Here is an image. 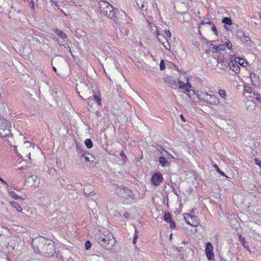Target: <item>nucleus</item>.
I'll return each mask as SVG.
<instances>
[{
	"instance_id": "obj_9",
	"label": "nucleus",
	"mask_w": 261,
	"mask_h": 261,
	"mask_svg": "<svg viewBox=\"0 0 261 261\" xmlns=\"http://www.w3.org/2000/svg\"><path fill=\"white\" fill-rule=\"evenodd\" d=\"M213 246L211 243L207 242L205 245V254L206 255V257L209 260H214V254L213 252Z\"/></svg>"
},
{
	"instance_id": "obj_51",
	"label": "nucleus",
	"mask_w": 261,
	"mask_h": 261,
	"mask_svg": "<svg viewBox=\"0 0 261 261\" xmlns=\"http://www.w3.org/2000/svg\"><path fill=\"white\" fill-rule=\"evenodd\" d=\"M180 118L181 119V120H182L183 121H184V122H185V121H186V120H185V118H184V116H183L182 114H181V115H180Z\"/></svg>"
},
{
	"instance_id": "obj_37",
	"label": "nucleus",
	"mask_w": 261,
	"mask_h": 261,
	"mask_svg": "<svg viewBox=\"0 0 261 261\" xmlns=\"http://www.w3.org/2000/svg\"><path fill=\"white\" fill-rule=\"evenodd\" d=\"M164 34L166 38L168 37L170 38L172 36L171 33L169 30L165 31Z\"/></svg>"
},
{
	"instance_id": "obj_52",
	"label": "nucleus",
	"mask_w": 261,
	"mask_h": 261,
	"mask_svg": "<svg viewBox=\"0 0 261 261\" xmlns=\"http://www.w3.org/2000/svg\"><path fill=\"white\" fill-rule=\"evenodd\" d=\"M137 239H135V238H133V243L134 244H135L137 242Z\"/></svg>"
},
{
	"instance_id": "obj_29",
	"label": "nucleus",
	"mask_w": 261,
	"mask_h": 261,
	"mask_svg": "<svg viewBox=\"0 0 261 261\" xmlns=\"http://www.w3.org/2000/svg\"><path fill=\"white\" fill-rule=\"evenodd\" d=\"M200 24L201 25H205V24H208V25H210V24H212V22L211 21H209L208 20V19L207 18H205L204 19H203L201 22H200Z\"/></svg>"
},
{
	"instance_id": "obj_59",
	"label": "nucleus",
	"mask_w": 261,
	"mask_h": 261,
	"mask_svg": "<svg viewBox=\"0 0 261 261\" xmlns=\"http://www.w3.org/2000/svg\"><path fill=\"white\" fill-rule=\"evenodd\" d=\"M213 46H214V45L213 44H211L210 45V47H211V46H212V48H213Z\"/></svg>"
},
{
	"instance_id": "obj_28",
	"label": "nucleus",
	"mask_w": 261,
	"mask_h": 261,
	"mask_svg": "<svg viewBox=\"0 0 261 261\" xmlns=\"http://www.w3.org/2000/svg\"><path fill=\"white\" fill-rule=\"evenodd\" d=\"M218 93L219 94V95L223 98H226V92L225 90H219V92H218Z\"/></svg>"
},
{
	"instance_id": "obj_41",
	"label": "nucleus",
	"mask_w": 261,
	"mask_h": 261,
	"mask_svg": "<svg viewBox=\"0 0 261 261\" xmlns=\"http://www.w3.org/2000/svg\"><path fill=\"white\" fill-rule=\"evenodd\" d=\"M213 49H214V51H213V52H214V53L220 52V51L219 50L218 46H217V45L213 46Z\"/></svg>"
},
{
	"instance_id": "obj_23",
	"label": "nucleus",
	"mask_w": 261,
	"mask_h": 261,
	"mask_svg": "<svg viewBox=\"0 0 261 261\" xmlns=\"http://www.w3.org/2000/svg\"><path fill=\"white\" fill-rule=\"evenodd\" d=\"M164 220L167 223L171 221L172 220L171 214L168 212L165 213L164 216Z\"/></svg>"
},
{
	"instance_id": "obj_13",
	"label": "nucleus",
	"mask_w": 261,
	"mask_h": 261,
	"mask_svg": "<svg viewBox=\"0 0 261 261\" xmlns=\"http://www.w3.org/2000/svg\"><path fill=\"white\" fill-rule=\"evenodd\" d=\"M137 6L142 10L146 11L147 9L148 5L145 0H136Z\"/></svg>"
},
{
	"instance_id": "obj_4",
	"label": "nucleus",
	"mask_w": 261,
	"mask_h": 261,
	"mask_svg": "<svg viewBox=\"0 0 261 261\" xmlns=\"http://www.w3.org/2000/svg\"><path fill=\"white\" fill-rule=\"evenodd\" d=\"M117 195L126 200H134L136 196L133 191L127 187L122 186H118L116 189Z\"/></svg>"
},
{
	"instance_id": "obj_34",
	"label": "nucleus",
	"mask_w": 261,
	"mask_h": 261,
	"mask_svg": "<svg viewBox=\"0 0 261 261\" xmlns=\"http://www.w3.org/2000/svg\"><path fill=\"white\" fill-rule=\"evenodd\" d=\"M59 45L63 46L66 49L68 50L70 53H71V51L70 46L68 43H67L65 42L63 43V44H59Z\"/></svg>"
},
{
	"instance_id": "obj_22",
	"label": "nucleus",
	"mask_w": 261,
	"mask_h": 261,
	"mask_svg": "<svg viewBox=\"0 0 261 261\" xmlns=\"http://www.w3.org/2000/svg\"><path fill=\"white\" fill-rule=\"evenodd\" d=\"M9 195L15 199H22L21 196L17 195L16 193L13 191H9Z\"/></svg>"
},
{
	"instance_id": "obj_16",
	"label": "nucleus",
	"mask_w": 261,
	"mask_h": 261,
	"mask_svg": "<svg viewBox=\"0 0 261 261\" xmlns=\"http://www.w3.org/2000/svg\"><path fill=\"white\" fill-rule=\"evenodd\" d=\"M159 162L164 167H169L170 165V163L163 156L159 158Z\"/></svg>"
},
{
	"instance_id": "obj_27",
	"label": "nucleus",
	"mask_w": 261,
	"mask_h": 261,
	"mask_svg": "<svg viewBox=\"0 0 261 261\" xmlns=\"http://www.w3.org/2000/svg\"><path fill=\"white\" fill-rule=\"evenodd\" d=\"M213 167L214 168H215V169L216 170V171L219 173L220 175H222V176H225V177H227V176L226 175V174L222 171H221L219 168L218 167V166L216 165V164H215L213 165Z\"/></svg>"
},
{
	"instance_id": "obj_53",
	"label": "nucleus",
	"mask_w": 261,
	"mask_h": 261,
	"mask_svg": "<svg viewBox=\"0 0 261 261\" xmlns=\"http://www.w3.org/2000/svg\"><path fill=\"white\" fill-rule=\"evenodd\" d=\"M77 149H79L81 153H82V154L84 153V151H83L82 149L81 150L80 149H79V147H77Z\"/></svg>"
},
{
	"instance_id": "obj_18",
	"label": "nucleus",
	"mask_w": 261,
	"mask_h": 261,
	"mask_svg": "<svg viewBox=\"0 0 261 261\" xmlns=\"http://www.w3.org/2000/svg\"><path fill=\"white\" fill-rule=\"evenodd\" d=\"M235 61L237 63H239L240 65L243 67H245L247 65V62L244 59L241 58H236Z\"/></svg>"
},
{
	"instance_id": "obj_12",
	"label": "nucleus",
	"mask_w": 261,
	"mask_h": 261,
	"mask_svg": "<svg viewBox=\"0 0 261 261\" xmlns=\"http://www.w3.org/2000/svg\"><path fill=\"white\" fill-rule=\"evenodd\" d=\"M228 66L230 67V68L233 71L236 73L238 74L240 71V67L239 65L237 63V62L235 61V62H233V61H231L228 63Z\"/></svg>"
},
{
	"instance_id": "obj_50",
	"label": "nucleus",
	"mask_w": 261,
	"mask_h": 261,
	"mask_svg": "<svg viewBox=\"0 0 261 261\" xmlns=\"http://www.w3.org/2000/svg\"><path fill=\"white\" fill-rule=\"evenodd\" d=\"M0 181H1L3 184H5V185H7V182H6L5 180H4V179H2V178H1V177H0Z\"/></svg>"
},
{
	"instance_id": "obj_40",
	"label": "nucleus",
	"mask_w": 261,
	"mask_h": 261,
	"mask_svg": "<svg viewBox=\"0 0 261 261\" xmlns=\"http://www.w3.org/2000/svg\"><path fill=\"white\" fill-rule=\"evenodd\" d=\"M168 223H170V227L171 228H174L175 227V222L173 220H172L171 221L169 222Z\"/></svg>"
},
{
	"instance_id": "obj_42",
	"label": "nucleus",
	"mask_w": 261,
	"mask_h": 261,
	"mask_svg": "<svg viewBox=\"0 0 261 261\" xmlns=\"http://www.w3.org/2000/svg\"><path fill=\"white\" fill-rule=\"evenodd\" d=\"M255 163L256 165H258V166H259V167L261 168V161L259 159H255Z\"/></svg>"
},
{
	"instance_id": "obj_5",
	"label": "nucleus",
	"mask_w": 261,
	"mask_h": 261,
	"mask_svg": "<svg viewBox=\"0 0 261 261\" xmlns=\"http://www.w3.org/2000/svg\"><path fill=\"white\" fill-rule=\"evenodd\" d=\"M100 9L101 12L107 17L115 20L116 18V14L113 10V7L106 1H101L100 4Z\"/></svg>"
},
{
	"instance_id": "obj_1",
	"label": "nucleus",
	"mask_w": 261,
	"mask_h": 261,
	"mask_svg": "<svg viewBox=\"0 0 261 261\" xmlns=\"http://www.w3.org/2000/svg\"><path fill=\"white\" fill-rule=\"evenodd\" d=\"M32 246L35 252L44 257L62 258L58 249L55 247V243L51 240L39 236L32 240Z\"/></svg>"
},
{
	"instance_id": "obj_14",
	"label": "nucleus",
	"mask_w": 261,
	"mask_h": 261,
	"mask_svg": "<svg viewBox=\"0 0 261 261\" xmlns=\"http://www.w3.org/2000/svg\"><path fill=\"white\" fill-rule=\"evenodd\" d=\"M155 33H156V36L157 37V38H158L159 41L161 43H162L164 46V47L167 49V48L166 46L165 45H164L165 41L166 42H168L167 39L166 37L164 35L160 34V33H159L158 31H156Z\"/></svg>"
},
{
	"instance_id": "obj_57",
	"label": "nucleus",
	"mask_w": 261,
	"mask_h": 261,
	"mask_svg": "<svg viewBox=\"0 0 261 261\" xmlns=\"http://www.w3.org/2000/svg\"><path fill=\"white\" fill-rule=\"evenodd\" d=\"M220 261H226V260H225L224 258H221Z\"/></svg>"
},
{
	"instance_id": "obj_20",
	"label": "nucleus",
	"mask_w": 261,
	"mask_h": 261,
	"mask_svg": "<svg viewBox=\"0 0 261 261\" xmlns=\"http://www.w3.org/2000/svg\"><path fill=\"white\" fill-rule=\"evenodd\" d=\"M93 96L94 99L96 100L98 105L100 106L101 105V100L99 93H94L93 94Z\"/></svg>"
},
{
	"instance_id": "obj_58",
	"label": "nucleus",
	"mask_w": 261,
	"mask_h": 261,
	"mask_svg": "<svg viewBox=\"0 0 261 261\" xmlns=\"http://www.w3.org/2000/svg\"><path fill=\"white\" fill-rule=\"evenodd\" d=\"M53 69H54V70L55 72H56V71H57V69H56V68L55 67H53Z\"/></svg>"
},
{
	"instance_id": "obj_15",
	"label": "nucleus",
	"mask_w": 261,
	"mask_h": 261,
	"mask_svg": "<svg viewBox=\"0 0 261 261\" xmlns=\"http://www.w3.org/2000/svg\"><path fill=\"white\" fill-rule=\"evenodd\" d=\"M238 238L239 241L241 242L243 247L248 250L250 253H251V251H250L248 245H247V242L245 241V238L243 237L242 235H239Z\"/></svg>"
},
{
	"instance_id": "obj_46",
	"label": "nucleus",
	"mask_w": 261,
	"mask_h": 261,
	"mask_svg": "<svg viewBox=\"0 0 261 261\" xmlns=\"http://www.w3.org/2000/svg\"><path fill=\"white\" fill-rule=\"evenodd\" d=\"M52 3H54L56 6H57L58 3L61 2L62 0H50Z\"/></svg>"
},
{
	"instance_id": "obj_48",
	"label": "nucleus",
	"mask_w": 261,
	"mask_h": 261,
	"mask_svg": "<svg viewBox=\"0 0 261 261\" xmlns=\"http://www.w3.org/2000/svg\"><path fill=\"white\" fill-rule=\"evenodd\" d=\"M230 25H227L226 24H224V28L225 30H228L230 29Z\"/></svg>"
},
{
	"instance_id": "obj_11",
	"label": "nucleus",
	"mask_w": 261,
	"mask_h": 261,
	"mask_svg": "<svg viewBox=\"0 0 261 261\" xmlns=\"http://www.w3.org/2000/svg\"><path fill=\"white\" fill-rule=\"evenodd\" d=\"M84 194L87 196H89L91 195H94L95 194L94 192V188L93 186L91 185H87L86 187L84 189Z\"/></svg>"
},
{
	"instance_id": "obj_3",
	"label": "nucleus",
	"mask_w": 261,
	"mask_h": 261,
	"mask_svg": "<svg viewBox=\"0 0 261 261\" xmlns=\"http://www.w3.org/2000/svg\"><path fill=\"white\" fill-rule=\"evenodd\" d=\"M29 168L28 167H21L19 170H21L25 176V184L27 186L38 187L39 186L40 180L37 176L35 175H30L25 172Z\"/></svg>"
},
{
	"instance_id": "obj_26",
	"label": "nucleus",
	"mask_w": 261,
	"mask_h": 261,
	"mask_svg": "<svg viewBox=\"0 0 261 261\" xmlns=\"http://www.w3.org/2000/svg\"><path fill=\"white\" fill-rule=\"evenodd\" d=\"M156 149L158 151H159L162 154H163L164 155H165L164 153H167V151L162 146L158 145L157 147H156Z\"/></svg>"
},
{
	"instance_id": "obj_54",
	"label": "nucleus",
	"mask_w": 261,
	"mask_h": 261,
	"mask_svg": "<svg viewBox=\"0 0 261 261\" xmlns=\"http://www.w3.org/2000/svg\"><path fill=\"white\" fill-rule=\"evenodd\" d=\"M30 5H31V7L32 8H34V3H32V5H31V4H30Z\"/></svg>"
},
{
	"instance_id": "obj_36",
	"label": "nucleus",
	"mask_w": 261,
	"mask_h": 261,
	"mask_svg": "<svg viewBox=\"0 0 261 261\" xmlns=\"http://www.w3.org/2000/svg\"><path fill=\"white\" fill-rule=\"evenodd\" d=\"M85 248L86 250H89L91 247V243L89 241H87L85 243Z\"/></svg>"
},
{
	"instance_id": "obj_39",
	"label": "nucleus",
	"mask_w": 261,
	"mask_h": 261,
	"mask_svg": "<svg viewBox=\"0 0 261 261\" xmlns=\"http://www.w3.org/2000/svg\"><path fill=\"white\" fill-rule=\"evenodd\" d=\"M219 50L220 51L221 50H224L225 48V46L224 44H220L218 45Z\"/></svg>"
},
{
	"instance_id": "obj_44",
	"label": "nucleus",
	"mask_w": 261,
	"mask_h": 261,
	"mask_svg": "<svg viewBox=\"0 0 261 261\" xmlns=\"http://www.w3.org/2000/svg\"><path fill=\"white\" fill-rule=\"evenodd\" d=\"M123 217L125 218H127L128 219L129 216H130V214L128 212H125L124 213H123Z\"/></svg>"
},
{
	"instance_id": "obj_49",
	"label": "nucleus",
	"mask_w": 261,
	"mask_h": 261,
	"mask_svg": "<svg viewBox=\"0 0 261 261\" xmlns=\"http://www.w3.org/2000/svg\"><path fill=\"white\" fill-rule=\"evenodd\" d=\"M167 154V158H171L172 159H173L174 157L173 155H172L171 154H170L168 151H167V153H166Z\"/></svg>"
},
{
	"instance_id": "obj_2",
	"label": "nucleus",
	"mask_w": 261,
	"mask_h": 261,
	"mask_svg": "<svg viewBox=\"0 0 261 261\" xmlns=\"http://www.w3.org/2000/svg\"><path fill=\"white\" fill-rule=\"evenodd\" d=\"M165 82L168 84V85L172 87V88L176 89H182L184 91L189 93L191 91L190 88H191V84L187 82L186 84L184 83L182 81H178L177 83L174 80H173L170 77H166L165 80Z\"/></svg>"
},
{
	"instance_id": "obj_25",
	"label": "nucleus",
	"mask_w": 261,
	"mask_h": 261,
	"mask_svg": "<svg viewBox=\"0 0 261 261\" xmlns=\"http://www.w3.org/2000/svg\"><path fill=\"white\" fill-rule=\"evenodd\" d=\"M85 144L88 148H91L92 147L93 143L90 139H86L85 140Z\"/></svg>"
},
{
	"instance_id": "obj_55",
	"label": "nucleus",
	"mask_w": 261,
	"mask_h": 261,
	"mask_svg": "<svg viewBox=\"0 0 261 261\" xmlns=\"http://www.w3.org/2000/svg\"><path fill=\"white\" fill-rule=\"evenodd\" d=\"M30 5H31V7L32 8H34V3H32V5H31V4H30Z\"/></svg>"
},
{
	"instance_id": "obj_21",
	"label": "nucleus",
	"mask_w": 261,
	"mask_h": 261,
	"mask_svg": "<svg viewBox=\"0 0 261 261\" xmlns=\"http://www.w3.org/2000/svg\"><path fill=\"white\" fill-rule=\"evenodd\" d=\"M241 40L244 42L246 43L247 44L251 45V43H252L251 40L249 38L248 36H246V35L241 39Z\"/></svg>"
},
{
	"instance_id": "obj_32",
	"label": "nucleus",
	"mask_w": 261,
	"mask_h": 261,
	"mask_svg": "<svg viewBox=\"0 0 261 261\" xmlns=\"http://www.w3.org/2000/svg\"><path fill=\"white\" fill-rule=\"evenodd\" d=\"M210 25L212 27V28H211L212 30L213 31L214 34L215 35H218V31L217 30L216 27L214 25V24L212 22V24H210Z\"/></svg>"
},
{
	"instance_id": "obj_47",
	"label": "nucleus",
	"mask_w": 261,
	"mask_h": 261,
	"mask_svg": "<svg viewBox=\"0 0 261 261\" xmlns=\"http://www.w3.org/2000/svg\"><path fill=\"white\" fill-rule=\"evenodd\" d=\"M247 92H248L250 94H252L253 95V93L254 92H253L252 90L251 89V88L250 87H249L248 89L247 90Z\"/></svg>"
},
{
	"instance_id": "obj_56",
	"label": "nucleus",
	"mask_w": 261,
	"mask_h": 261,
	"mask_svg": "<svg viewBox=\"0 0 261 261\" xmlns=\"http://www.w3.org/2000/svg\"><path fill=\"white\" fill-rule=\"evenodd\" d=\"M30 5H31V7L32 8H34V3H32V5H31V4H30Z\"/></svg>"
},
{
	"instance_id": "obj_33",
	"label": "nucleus",
	"mask_w": 261,
	"mask_h": 261,
	"mask_svg": "<svg viewBox=\"0 0 261 261\" xmlns=\"http://www.w3.org/2000/svg\"><path fill=\"white\" fill-rule=\"evenodd\" d=\"M160 68L161 70H164L165 68V64L164 60H162L160 64Z\"/></svg>"
},
{
	"instance_id": "obj_43",
	"label": "nucleus",
	"mask_w": 261,
	"mask_h": 261,
	"mask_svg": "<svg viewBox=\"0 0 261 261\" xmlns=\"http://www.w3.org/2000/svg\"><path fill=\"white\" fill-rule=\"evenodd\" d=\"M120 155L123 160H125L126 159V158H127L126 155L124 154L123 151H121Z\"/></svg>"
},
{
	"instance_id": "obj_6",
	"label": "nucleus",
	"mask_w": 261,
	"mask_h": 261,
	"mask_svg": "<svg viewBox=\"0 0 261 261\" xmlns=\"http://www.w3.org/2000/svg\"><path fill=\"white\" fill-rule=\"evenodd\" d=\"M115 240L112 233L108 232L107 235H101L98 238V243L106 249L109 250L112 248Z\"/></svg>"
},
{
	"instance_id": "obj_19",
	"label": "nucleus",
	"mask_w": 261,
	"mask_h": 261,
	"mask_svg": "<svg viewBox=\"0 0 261 261\" xmlns=\"http://www.w3.org/2000/svg\"><path fill=\"white\" fill-rule=\"evenodd\" d=\"M10 203L13 207L16 208L18 212H20L22 211L21 206L16 202L13 201L10 202Z\"/></svg>"
},
{
	"instance_id": "obj_35",
	"label": "nucleus",
	"mask_w": 261,
	"mask_h": 261,
	"mask_svg": "<svg viewBox=\"0 0 261 261\" xmlns=\"http://www.w3.org/2000/svg\"><path fill=\"white\" fill-rule=\"evenodd\" d=\"M225 47H227V48L229 49H231L232 48V43L229 41H227L225 43Z\"/></svg>"
},
{
	"instance_id": "obj_30",
	"label": "nucleus",
	"mask_w": 261,
	"mask_h": 261,
	"mask_svg": "<svg viewBox=\"0 0 261 261\" xmlns=\"http://www.w3.org/2000/svg\"><path fill=\"white\" fill-rule=\"evenodd\" d=\"M237 35L238 37L239 38L241 39L245 35L244 32L242 30H238L237 32Z\"/></svg>"
},
{
	"instance_id": "obj_60",
	"label": "nucleus",
	"mask_w": 261,
	"mask_h": 261,
	"mask_svg": "<svg viewBox=\"0 0 261 261\" xmlns=\"http://www.w3.org/2000/svg\"><path fill=\"white\" fill-rule=\"evenodd\" d=\"M259 16L261 18V13L259 14Z\"/></svg>"
},
{
	"instance_id": "obj_10",
	"label": "nucleus",
	"mask_w": 261,
	"mask_h": 261,
	"mask_svg": "<svg viewBox=\"0 0 261 261\" xmlns=\"http://www.w3.org/2000/svg\"><path fill=\"white\" fill-rule=\"evenodd\" d=\"M163 178L162 174L160 172H156L152 175L151 181L155 186H159L163 181Z\"/></svg>"
},
{
	"instance_id": "obj_17",
	"label": "nucleus",
	"mask_w": 261,
	"mask_h": 261,
	"mask_svg": "<svg viewBox=\"0 0 261 261\" xmlns=\"http://www.w3.org/2000/svg\"><path fill=\"white\" fill-rule=\"evenodd\" d=\"M186 216V217H185V218L186 219L187 222L188 223H189L192 226H195L197 225V221H196L195 222H194V221H193L192 222H191V221L193 219V217L192 216H191L190 214H187Z\"/></svg>"
},
{
	"instance_id": "obj_45",
	"label": "nucleus",
	"mask_w": 261,
	"mask_h": 261,
	"mask_svg": "<svg viewBox=\"0 0 261 261\" xmlns=\"http://www.w3.org/2000/svg\"><path fill=\"white\" fill-rule=\"evenodd\" d=\"M138 233H139L137 229H135V233H134V238H135V240L138 239Z\"/></svg>"
},
{
	"instance_id": "obj_8",
	"label": "nucleus",
	"mask_w": 261,
	"mask_h": 261,
	"mask_svg": "<svg viewBox=\"0 0 261 261\" xmlns=\"http://www.w3.org/2000/svg\"><path fill=\"white\" fill-rule=\"evenodd\" d=\"M203 99L207 103L211 105H218L219 103V98L215 95L204 93L202 95Z\"/></svg>"
},
{
	"instance_id": "obj_38",
	"label": "nucleus",
	"mask_w": 261,
	"mask_h": 261,
	"mask_svg": "<svg viewBox=\"0 0 261 261\" xmlns=\"http://www.w3.org/2000/svg\"><path fill=\"white\" fill-rule=\"evenodd\" d=\"M253 95L254 96H256L255 99L259 101H261V97L260 96V94H257V93L256 94L255 92H253Z\"/></svg>"
},
{
	"instance_id": "obj_7",
	"label": "nucleus",
	"mask_w": 261,
	"mask_h": 261,
	"mask_svg": "<svg viewBox=\"0 0 261 261\" xmlns=\"http://www.w3.org/2000/svg\"><path fill=\"white\" fill-rule=\"evenodd\" d=\"M52 31L54 32V34L52 35L53 38L59 44H63L66 41L67 35L64 32L57 28H53Z\"/></svg>"
},
{
	"instance_id": "obj_24",
	"label": "nucleus",
	"mask_w": 261,
	"mask_h": 261,
	"mask_svg": "<svg viewBox=\"0 0 261 261\" xmlns=\"http://www.w3.org/2000/svg\"><path fill=\"white\" fill-rule=\"evenodd\" d=\"M222 22L224 24H226L227 25H231L232 24L231 19L230 18L227 17H224L222 19Z\"/></svg>"
},
{
	"instance_id": "obj_31",
	"label": "nucleus",
	"mask_w": 261,
	"mask_h": 261,
	"mask_svg": "<svg viewBox=\"0 0 261 261\" xmlns=\"http://www.w3.org/2000/svg\"><path fill=\"white\" fill-rule=\"evenodd\" d=\"M82 156L84 158L86 162H90L91 161V159L93 158V156L92 155H91V158L85 156V153L84 152L82 154ZM91 161L92 162L93 160H91Z\"/></svg>"
}]
</instances>
